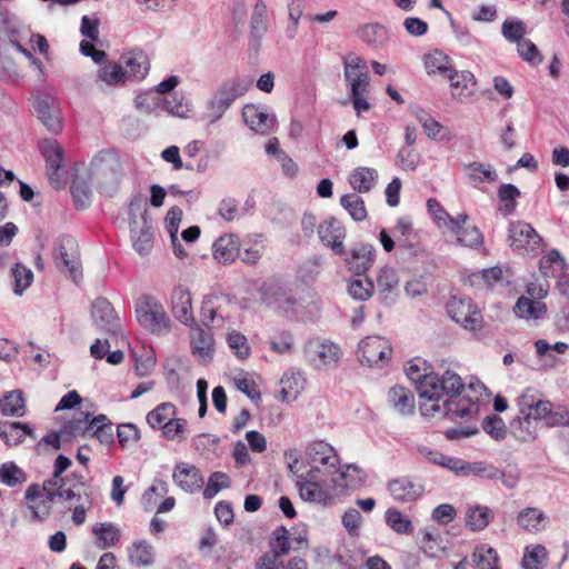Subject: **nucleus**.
<instances>
[{"label":"nucleus","mask_w":569,"mask_h":569,"mask_svg":"<svg viewBox=\"0 0 569 569\" xmlns=\"http://www.w3.org/2000/svg\"><path fill=\"white\" fill-rule=\"evenodd\" d=\"M296 486L299 490V496L303 501L316 502L320 505L331 503L333 497L323 488V485L309 483L306 485L302 480H296Z\"/></svg>","instance_id":"40"},{"label":"nucleus","mask_w":569,"mask_h":569,"mask_svg":"<svg viewBox=\"0 0 569 569\" xmlns=\"http://www.w3.org/2000/svg\"><path fill=\"white\" fill-rule=\"evenodd\" d=\"M92 533L96 537L94 546L101 550L116 546L121 538V530L112 522L94 523Z\"/></svg>","instance_id":"34"},{"label":"nucleus","mask_w":569,"mask_h":569,"mask_svg":"<svg viewBox=\"0 0 569 569\" xmlns=\"http://www.w3.org/2000/svg\"><path fill=\"white\" fill-rule=\"evenodd\" d=\"M242 117L247 126L254 131H267L274 123V118L267 111L254 104H247L242 110Z\"/></svg>","instance_id":"36"},{"label":"nucleus","mask_w":569,"mask_h":569,"mask_svg":"<svg viewBox=\"0 0 569 569\" xmlns=\"http://www.w3.org/2000/svg\"><path fill=\"white\" fill-rule=\"evenodd\" d=\"M174 416H177V407L171 402H162L147 415V422L152 429H162Z\"/></svg>","instance_id":"48"},{"label":"nucleus","mask_w":569,"mask_h":569,"mask_svg":"<svg viewBox=\"0 0 569 569\" xmlns=\"http://www.w3.org/2000/svg\"><path fill=\"white\" fill-rule=\"evenodd\" d=\"M213 257L221 263H231L240 253L237 236L230 233L218 238L213 243Z\"/></svg>","instance_id":"31"},{"label":"nucleus","mask_w":569,"mask_h":569,"mask_svg":"<svg viewBox=\"0 0 569 569\" xmlns=\"http://www.w3.org/2000/svg\"><path fill=\"white\" fill-rule=\"evenodd\" d=\"M38 119L52 133H58L62 129L60 109L49 97H37L32 103Z\"/></svg>","instance_id":"20"},{"label":"nucleus","mask_w":569,"mask_h":569,"mask_svg":"<svg viewBox=\"0 0 569 569\" xmlns=\"http://www.w3.org/2000/svg\"><path fill=\"white\" fill-rule=\"evenodd\" d=\"M346 234V229L335 217L326 219L318 226V236L321 242L329 247L332 252L338 256L346 253V248L343 244Z\"/></svg>","instance_id":"15"},{"label":"nucleus","mask_w":569,"mask_h":569,"mask_svg":"<svg viewBox=\"0 0 569 569\" xmlns=\"http://www.w3.org/2000/svg\"><path fill=\"white\" fill-rule=\"evenodd\" d=\"M447 312L455 322L476 335L482 328V315L470 298L452 297L447 306Z\"/></svg>","instance_id":"7"},{"label":"nucleus","mask_w":569,"mask_h":569,"mask_svg":"<svg viewBox=\"0 0 569 569\" xmlns=\"http://www.w3.org/2000/svg\"><path fill=\"white\" fill-rule=\"evenodd\" d=\"M469 216L466 213L458 214L456 218L447 219V229L457 236L459 244L470 248H477L483 242L480 230L475 227H466Z\"/></svg>","instance_id":"16"},{"label":"nucleus","mask_w":569,"mask_h":569,"mask_svg":"<svg viewBox=\"0 0 569 569\" xmlns=\"http://www.w3.org/2000/svg\"><path fill=\"white\" fill-rule=\"evenodd\" d=\"M465 170L468 172L467 176L469 179L473 181H488L495 182L498 179L497 171L490 166H485L481 162H471L463 166Z\"/></svg>","instance_id":"58"},{"label":"nucleus","mask_w":569,"mask_h":569,"mask_svg":"<svg viewBox=\"0 0 569 569\" xmlns=\"http://www.w3.org/2000/svg\"><path fill=\"white\" fill-rule=\"evenodd\" d=\"M280 385L281 399L291 401L298 397L301 390H303L305 379L300 372L288 371L282 376Z\"/></svg>","instance_id":"46"},{"label":"nucleus","mask_w":569,"mask_h":569,"mask_svg":"<svg viewBox=\"0 0 569 569\" xmlns=\"http://www.w3.org/2000/svg\"><path fill=\"white\" fill-rule=\"evenodd\" d=\"M399 278L397 272L391 267H383L380 269L377 277L378 293L381 300L386 303L393 301L391 293L398 287Z\"/></svg>","instance_id":"42"},{"label":"nucleus","mask_w":569,"mask_h":569,"mask_svg":"<svg viewBox=\"0 0 569 569\" xmlns=\"http://www.w3.org/2000/svg\"><path fill=\"white\" fill-rule=\"evenodd\" d=\"M406 375L416 382L421 399V415L428 418H471L478 412L479 406L463 392L469 390L481 395L487 389L480 381L466 385L460 375L451 369H446L442 373H421L418 365H409Z\"/></svg>","instance_id":"1"},{"label":"nucleus","mask_w":569,"mask_h":569,"mask_svg":"<svg viewBox=\"0 0 569 569\" xmlns=\"http://www.w3.org/2000/svg\"><path fill=\"white\" fill-rule=\"evenodd\" d=\"M27 480L26 472L14 462H4L0 466V481L8 487H16Z\"/></svg>","instance_id":"59"},{"label":"nucleus","mask_w":569,"mask_h":569,"mask_svg":"<svg viewBox=\"0 0 569 569\" xmlns=\"http://www.w3.org/2000/svg\"><path fill=\"white\" fill-rule=\"evenodd\" d=\"M136 317L140 326L152 333L168 330L170 320L163 307L153 298L142 297L136 306Z\"/></svg>","instance_id":"6"},{"label":"nucleus","mask_w":569,"mask_h":569,"mask_svg":"<svg viewBox=\"0 0 569 569\" xmlns=\"http://www.w3.org/2000/svg\"><path fill=\"white\" fill-rule=\"evenodd\" d=\"M510 247L520 252L537 254L542 249V238L535 228L526 221H511L508 228Z\"/></svg>","instance_id":"8"},{"label":"nucleus","mask_w":569,"mask_h":569,"mask_svg":"<svg viewBox=\"0 0 569 569\" xmlns=\"http://www.w3.org/2000/svg\"><path fill=\"white\" fill-rule=\"evenodd\" d=\"M29 436L36 439L34 429L29 423L18 421H0V438L8 446H18Z\"/></svg>","instance_id":"29"},{"label":"nucleus","mask_w":569,"mask_h":569,"mask_svg":"<svg viewBox=\"0 0 569 569\" xmlns=\"http://www.w3.org/2000/svg\"><path fill=\"white\" fill-rule=\"evenodd\" d=\"M91 317L102 331L117 336L121 332L120 318L106 298H97L92 303Z\"/></svg>","instance_id":"11"},{"label":"nucleus","mask_w":569,"mask_h":569,"mask_svg":"<svg viewBox=\"0 0 569 569\" xmlns=\"http://www.w3.org/2000/svg\"><path fill=\"white\" fill-rule=\"evenodd\" d=\"M385 520L387 526L398 535H411L413 532L412 521L396 508L387 509Z\"/></svg>","instance_id":"51"},{"label":"nucleus","mask_w":569,"mask_h":569,"mask_svg":"<svg viewBox=\"0 0 569 569\" xmlns=\"http://www.w3.org/2000/svg\"><path fill=\"white\" fill-rule=\"evenodd\" d=\"M388 402L401 416L412 415L416 403L413 393L401 386H395L388 391Z\"/></svg>","instance_id":"30"},{"label":"nucleus","mask_w":569,"mask_h":569,"mask_svg":"<svg viewBox=\"0 0 569 569\" xmlns=\"http://www.w3.org/2000/svg\"><path fill=\"white\" fill-rule=\"evenodd\" d=\"M71 466V460L64 455H58L53 465L52 476L42 483L33 482L24 491V500L31 501L40 496L42 491L52 489L54 486L66 481L62 473Z\"/></svg>","instance_id":"17"},{"label":"nucleus","mask_w":569,"mask_h":569,"mask_svg":"<svg viewBox=\"0 0 569 569\" xmlns=\"http://www.w3.org/2000/svg\"><path fill=\"white\" fill-rule=\"evenodd\" d=\"M213 337L209 330H204L194 325L191 336L192 353L201 358H210L213 353Z\"/></svg>","instance_id":"41"},{"label":"nucleus","mask_w":569,"mask_h":569,"mask_svg":"<svg viewBox=\"0 0 569 569\" xmlns=\"http://www.w3.org/2000/svg\"><path fill=\"white\" fill-rule=\"evenodd\" d=\"M56 499L66 502V507L72 512L71 520L76 526L84 523L87 512L93 507L92 491L88 481L83 475L74 471L66 476V481L42 491L38 498L31 501L24 500L23 518L31 523L46 521L52 513Z\"/></svg>","instance_id":"2"},{"label":"nucleus","mask_w":569,"mask_h":569,"mask_svg":"<svg viewBox=\"0 0 569 569\" xmlns=\"http://www.w3.org/2000/svg\"><path fill=\"white\" fill-rule=\"evenodd\" d=\"M548 517L536 507L522 509L517 517L519 527L530 532H540L546 528Z\"/></svg>","instance_id":"38"},{"label":"nucleus","mask_w":569,"mask_h":569,"mask_svg":"<svg viewBox=\"0 0 569 569\" xmlns=\"http://www.w3.org/2000/svg\"><path fill=\"white\" fill-rule=\"evenodd\" d=\"M160 104H162V109L173 116H184V110L181 103L173 104L169 100H163L161 102L159 97L153 91L140 93L134 98V106L140 112L151 113L156 111Z\"/></svg>","instance_id":"24"},{"label":"nucleus","mask_w":569,"mask_h":569,"mask_svg":"<svg viewBox=\"0 0 569 569\" xmlns=\"http://www.w3.org/2000/svg\"><path fill=\"white\" fill-rule=\"evenodd\" d=\"M306 460L311 466L323 467L329 473L338 471V457L333 447L322 440H316L306 449Z\"/></svg>","instance_id":"12"},{"label":"nucleus","mask_w":569,"mask_h":569,"mask_svg":"<svg viewBox=\"0 0 569 569\" xmlns=\"http://www.w3.org/2000/svg\"><path fill=\"white\" fill-rule=\"evenodd\" d=\"M229 300L223 296L208 295L203 298L200 319L202 325L209 326L210 323L218 322L222 325L229 315L224 312L223 306L229 305Z\"/></svg>","instance_id":"21"},{"label":"nucleus","mask_w":569,"mask_h":569,"mask_svg":"<svg viewBox=\"0 0 569 569\" xmlns=\"http://www.w3.org/2000/svg\"><path fill=\"white\" fill-rule=\"evenodd\" d=\"M387 489L391 497L398 502L416 501L425 491V487L421 482L415 481L409 477L391 479L387 485Z\"/></svg>","instance_id":"18"},{"label":"nucleus","mask_w":569,"mask_h":569,"mask_svg":"<svg viewBox=\"0 0 569 569\" xmlns=\"http://www.w3.org/2000/svg\"><path fill=\"white\" fill-rule=\"evenodd\" d=\"M0 411L8 417H23L26 413V400L21 390L7 392L0 399Z\"/></svg>","instance_id":"44"},{"label":"nucleus","mask_w":569,"mask_h":569,"mask_svg":"<svg viewBox=\"0 0 569 569\" xmlns=\"http://www.w3.org/2000/svg\"><path fill=\"white\" fill-rule=\"evenodd\" d=\"M171 308L174 318L186 325L193 327L196 325L191 292L183 286H177L171 295Z\"/></svg>","instance_id":"19"},{"label":"nucleus","mask_w":569,"mask_h":569,"mask_svg":"<svg viewBox=\"0 0 569 569\" xmlns=\"http://www.w3.org/2000/svg\"><path fill=\"white\" fill-rule=\"evenodd\" d=\"M492 518V511L485 506H475L466 512V525L473 531L487 528Z\"/></svg>","instance_id":"52"},{"label":"nucleus","mask_w":569,"mask_h":569,"mask_svg":"<svg viewBox=\"0 0 569 569\" xmlns=\"http://www.w3.org/2000/svg\"><path fill=\"white\" fill-rule=\"evenodd\" d=\"M472 560L477 566H480L483 569H501L498 552L491 546L486 543L476 546L472 552Z\"/></svg>","instance_id":"49"},{"label":"nucleus","mask_w":569,"mask_h":569,"mask_svg":"<svg viewBox=\"0 0 569 569\" xmlns=\"http://www.w3.org/2000/svg\"><path fill=\"white\" fill-rule=\"evenodd\" d=\"M501 31L507 41L515 42L517 44L525 40V36L527 33L525 22L519 19L505 20Z\"/></svg>","instance_id":"64"},{"label":"nucleus","mask_w":569,"mask_h":569,"mask_svg":"<svg viewBox=\"0 0 569 569\" xmlns=\"http://www.w3.org/2000/svg\"><path fill=\"white\" fill-rule=\"evenodd\" d=\"M268 31V11L263 0H257L250 20L251 40L259 44Z\"/></svg>","instance_id":"39"},{"label":"nucleus","mask_w":569,"mask_h":569,"mask_svg":"<svg viewBox=\"0 0 569 569\" xmlns=\"http://www.w3.org/2000/svg\"><path fill=\"white\" fill-rule=\"evenodd\" d=\"M263 301L286 313H290L297 303V299L281 284L272 282L263 287Z\"/></svg>","instance_id":"25"},{"label":"nucleus","mask_w":569,"mask_h":569,"mask_svg":"<svg viewBox=\"0 0 569 569\" xmlns=\"http://www.w3.org/2000/svg\"><path fill=\"white\" fill-rule=\"evenodd\" d=\"M123 70L127 78L142 80L149 71V62L147 57L142 53H139L128 58L126 61V69Z\"/></svg>","instance_id":"62"},{"label":"nucleus","mask_w":569,"mask_h":569,"mask_svg":"<svg viewBox=\"0 0 569 569\" xmlns=\"http://www.w3.org/2000/svg\"><path fill=\"white\" fill-rule=\"evenodd\" d=\"M452 89V96H461L469 84H475V76L470 71H457L453 68L446 74Z\"/></svg>","instance_id":"60"},{"label":"nucleus","mask_w":569,"mask_h":569,"mask_svg":"<svg viewBox=\"0 0 569 569\" xmlns=\"http://www.w3.org/2000/svg\"><path fill=\"white\" fill-rule=\"evenodd\" d=\"M340 204L348 211L355 221H363L367 218V209L363 199L356 193L343 194Z\"/></svg>","instance_id":"56"},{"label":"nucleus","mask_w":569,"mask_h":569,"mask_svg":"<svg viewBox=\"0 0 569 569\" xmlns=\"http://www.w3.org/2000/svg\"><path fill=\"white\" fill-rule=\"evenodd\" d=\"M537 288L533 284H530L527 288V292L531 298L520 297L513 308V311L517 317L523 319H541L546 312L547 307L539 299H532L536 296Z\"/></svg>","instance_id":"27"},{"label":"nucleus","mask_w":569,"mask_h":569,"mask_svg":"<svg viewBox=\"0 0 569 569\" xmlns=\"http://www.w3.org/2000/svg\"><path fill=\"white\" fill-rule=\"evenodd\" d=\"M525 407L526 401L519 397V415L510 422V433L519 441L530 442L537 438L538 422L532 416V412L528 413Z\"/></svg>","instance_id":"14"},{"label":"nucleus","mask_w":569,"mask_h":569,"mask_svg":"<svg viewBox=\"0 0 569 569\" xmlns=\"http://www.w3.org/2000/svg\"><path fill=\"white\" fill-rule=\"evenodd\" d=\"M174 482L186 492L193 493L202 488L203 478L194 466L177 465L173 471Z\"/></svg>","instance_id":"28"},{"label":"nucleus","mask_w":569,"mask_h":569,"mask_svg":"<svg viewBox=\"0 0 569 569\" xmlns=\"http://www.w3.org/2000/svg\"><path fill=\"white\" fill-rule=\"evenodd\" d=\"M52 257L56 267L76 283L82 279L79 247L73 237H59L53 243Z\"/></svg>","instance_id":"5"},{"label":"nucleus","mask_w":569,"mask_h":569,"mask_svg":"<svg viewBox=\"0 0 569 569\" xmlns=\"http://www.w3.org/2000/svg\"><path fill=\"white\" fill-rule=\"evenodd\" d=\"M270 550L268 552L273 553L278 558L282 559L283 556L290 551V538L289 531L284 526H279L272 532L270 542Z\"/></svg>","instance_id":"53"},{"label":"nucleus","mask_w":569,"mask_h":569,"mask_svg":"<svg viewBox=\"0 0 569 569\" xmlns=\"http://www.w3.org/2000/svg\"><path fill=\"white\" fill-rule=\"evenodd\" d=\"M39 150L46 160L48 177L51 182L59 181V171L63 164V149L52 139L39 143Z\"/></svg>","instance_id":"23"},{"label":"nucleus","mask_w":569,"mask_h":569,"mask_svg":"<svg viewBox=\"0 0 569 569\" xmlns=\"http://www.w3.org/2000/svg\"><path fill=\"white\" fill-rule=\"evenodd\" d=\"M13 278V292L17 296H21L27 288H29L33 281V272L30 268L16 263L11 269Z\"/></svg>","instance_id":"61"},{"label":"nucleus","mask_w":569,"mask_h":569,"mask_svg":"<svg viewBox=\"0 0 569 569\" xmlns=\"http://www.w3.org/2000/svg\"><path fill=\"white\" fill-rule=\"evenodd\" d=\"M97 78L107 86H118L124 82L127 76L120 64L107 63L98 70Z\"/></svg>","instance_id":"57"},{"label":"nucleus","mask_w":569,"mask_h":569,"mask_svg":"<svg viewBox=\"0 0 569 569\" xmlns=\"http://www.w3.org/2000/svg\"><path fill=\"white\" fill-rule=\"evenodd\" d=\"M120 169L119 158L109 151L98 152L90 162V174L104 182H117Z\"/></svg>","instance_id":"10"},{"label":"nucleus","mask_w":569,"mask_h":569,"mask_svg":"<svg viewBox=\"0 0 569 569\" xmlns=\"http://www.w3.org/2000/svg\"><path fill=\"white\" fill-rule=\"evenodd\" d=\"M130 234L134 250L141 254H148L153 247V227L148 214V209L143 210L140 219H134L130 224Z\"/></svg>","instance_id":"13"},{"label":"nucleus","mask_w":569,"mask_h":569,"mask_svg":"<svg viewBox=\"0 0 569 569\" xmlns=\"http://www.w3.org/2000/svg\"><path fill=\"white\" fill-rule=\"evenodd\" d=\"M520 190L512 183H502L498 189V198L503 204L500 211L503 216L512 214L516 210V200L520 197Z\"/></svg>","instance_id":"54"},{"label":"nucleus","mask_w":569,"mask_h":569,"mask_svg":"<svg viewBox=\"0 0 569 569\" xmlns=\"http://www.w3.org/2000/svg\"><path fill=\"white\" fill-rule=\"evenodd\" d=\"M378 180V171L373 168L358 167L353 169L349 177V183L352 189L359 193L369 192Z\"/></svg>","instance_id":"37"},{"label":"nucleus","mask_w":569,"mask_h":569,"mask_svg":"<svg viewBox=\"0 0 569 569\" xmlns=\"http://www.w3.org/2000/svg\"><path fill=\"white\" fill-rule=\"evenodd\" d=\"M91 413H84V421L88 422L83 430V437L91 436L96 437L100 443L109 446L113 443V430L112 422L106 415H98L89 421Z\"/></svg>","instance_id":"26"},{"label":"nucleus","mask_w":569,"mask_h":569,"mask_svg":"<svg viewBox=\"0 0 569 569\" xmlns=\"http://www.w3.org/2000/svg\"><path fill=\"white\" fill-rule=\"evenodd\" d=\"M361 76L362 78L347 81L350 88V99L357 114L368 111L371 108L367 100L370 77L369 73H362Z\"/></svg>","instance_id":"32"},{"label":"nucleus","mask_w":569,"mask_h":569,"mask_svg":"<svg viewBox=\"0 0 569 569\" xmlns=\"http://www.w3.org/2000/svg\"><path fill=\"white\" fill-rule=\"evenodd\" d=\"M547 549L541 545H536L525 549L522 558L523 569H543V561L547 559Z\"/></svg>","instance_id":"63"},{"label":"nucleus","mask_w":569,"mask_h":569,"mask_svg":"<svg viewBox=\"0 0 569 569\" xmlns=\"http://www.w3.org/2000/svg\"><path fill=\"white\" fill-rule=\"evenodd\" d=\"M129 560L138 567H149L153 562L152 546L146 540L133 542L128 549Z\"/></svg>","instance_id":"50"},{"label":"nucleus","mask_w":569,"mask_h":569,"mask_svg":"<svg viewBox=\"0 0 569 569\" xmlns=\"http://www.w3.org/2000/svg\"><path fill=\"white\" fill-rule=\"evenodd\" d=\"M312 361L317 368L336 363L340 358L339 347L330 341L318 342L313 349Z\"/></svg>","instance_id":"47"},{"label":"nucleus","mask_w":569,"mask_h":569,"mask_svg":"<svg viewBox=\"0 0 569 569\" xmlns=\"http://www.w3.org/2000/svg\"><path fill=\"white\" fill-rule=\"evenodd\" d=\"M359 38L372 48L383 47L388 39V30L380 23H368L359 28Z\"/></svg>","instance_id":"45"},{"label":"nucleus","mask_w":569,"mask_h":569,"mask_svg":"<svg viewBox=\"0 0 569 569\" xmlns=\"http://www.w3.org/2000/svg\"><path fill=\"white\" fill-rule=\"evenodd\" d=\"M376 258V249L370 243H361L350 250L345 258V262L349 270L357 276L365 274L373 264Z\"/></svg>","instance_id":"22"},{"label":"nucleus","mask_w":569,"mask_h":569,"mask_svg":"<svg viewBox=\"0 0 569 569\" xmlns=\"http://www.w3.org/2000/svg\"><path fill=\"white\" fill-rule=\"evenodd\" d=\"M367 473L363 469L355 463L347 465L343 470L332 473L330 481L338 483L347 489H356L361 487L367 480Z\"/></svg>","instance_id":"33"},{"label":"nucleus","mask_w":569,"mask_h":569,"mask_svg":"<svg viewBox=\"0 0 569 569\" xmlns=\"http://www.w3.org/2000/svg\"><path fill=\"white\" fill-rule=\"evenodd\" d=\"M457 476H476L486 480H498V477L500 476V469L489 462H470L461 459Z\"/></svg>","instance_id":"35"},{"label":"nucleus","mask_w":569,"mask_h":569,"mask_svg":"<svg viewBox=\"0 0 569 569\" xmlns=\"http://www.w3.org/2000/svg\"><path fill=\"white\" fill-rule=\"evenodd\" d=\"M392 352L389 341L380 336H369L362 339L358 348V358L369 367L383 366Z\"/></svg>","instance_id":"9"},{"label":"nucleus","mask_w":569,"mask_h":569,"mask_svg":"<svg viewBox=\"0 0 569 569\" xmlns=\"http://www.w3.org/2000/svg\"><path fill=\"white\" fill-rule=\"evenodd\" d=\"M252 83L253 79L250 76H236L226 79L207 103L210 122L220 120L231 104L248 92Z\"/></svg>","instance_id":"3"},{"label":"nucleus","mask_w":569,"mask_h":569,"mask_svg":"<svg viewBox=\"0 0 569 569\" xmlns=\"http://www.w3.org/2000/svg\"><path fill=\"white\" fill-rule=\"evenodd\" d=\"M418 452L429 462L452 471L456 476L460 467L461 458L446 456L442 452L427 446H419Z\"/></svg>","instance_id":"43"},{"label":"nucleus","mask_w":569,"mask_h":569,"mask_svg":"<svg viewBox=\"0 0 569 569\" xmlns=\"http://www.w3.org/2000/svg\"><path fill=\"white\" fill-rule=\"evenodd\" d=\"M425 67L428 74L439 73L445 77L452 68L450 63V58L439 50L426 54Z\"/></svg>","instance_id":"55"},{"label":"nucleus","mask_w":569,"mask_h":569,"mask_svg":"<svg viewBox=\"0 0 569 569\" xmlns=\"http://www.w3.org/2000/svg\"><path fill=\"white\" fill-rule=\"evenodd\" d=\"M520 398L526 401L525 409L528 413L532 412L537 422L542 421L549 428L569 425V412L565 407L537 397L532 389L525 390Z\"/></svg>","instance_id":"4"}]
</instances>
